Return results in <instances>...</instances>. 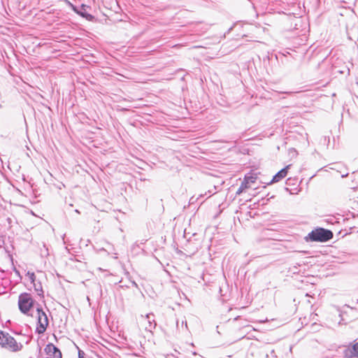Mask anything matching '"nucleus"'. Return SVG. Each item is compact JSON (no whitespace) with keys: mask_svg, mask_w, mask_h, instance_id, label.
Instances as JSON below:
<instances>
[{"mask_svg":"<svg viewBox=\"0 0 358 358\" xmlns=\"http://www.w3.org/2000/svg\"><path fill=\"white\" fill-rule=\"evenodd\" d=\"M34 287L35 291L37 292V294L40 296H43V291L42 288V285L40 282L34 283Z\"/></svg>","mask_w":358,"mask_h":358,"instance_id":"nucleus-11","label":"nucleus"},{"mask_svg":"<svg viewBox=\"0 0 358 358\" xmlns=\"http://www.w3.org/2000/svg\"><path fill=\"white\" fill-rule=\"evenodd\" d=\"M80 357H83V356L82 355V354H81V352H80V351H79V352H78V358H80Z\"/></svg>","mask_w":358,"mask_h":358,"instance_id":"nucleus-15","label":"nucleus"},{"mask_svg":"<svg viewBox=\"0 0 358 358\" xmlns=\"http://www.w3.org/2000/svg\"><path fill=\"white\" fill-rule=\"evenodd\" d=\"M27 275L29 276V279L31 280V282L34 284V283H36L35 282V280H36V276H35V274L34 273H29L28 272Z\"/></svg>","mask_w":358,"mask_h":358,"instance_id":"nucleus-13","label":"nucleus"},{"mask_svg":"<svg viewBox=\"0 0 358 358\" xmlns=\"http://www.w3.org/2000/svg\"><path fill=\"white\" fill-rule=\"evenodd\" d=\"M333 237V233L328 229H324L323 228H318L315 230H313L308 235V238L311 241H319V242H325Z\"/></svg>","mask_w":358,"mask_h":358,"instance_id":"nucleus-3","label":"nucleus"},{"mask_svg":"<svg viewBox=\"0 0 358 358\" xmlns=\"http://www.w3.org/2000/svg\"><path fill=\"white\" fill-rule=\"evenodd\" d=\"M307 302H308L309 304H311V303H312V302L310 301V300L309 299L307 300Z\"/></svg>","mask_w":358,"mask_h":358,"instance_id":"nucleus-17","label":"nucleus"},{"mask_svg":"<svg viewBox=\"0 0 358 358\" xmlns=\"http://www.w3.org/2000/svg\"><path fill=\"white\" fill-rule=\"evenodd\" d=\"M291 165H287L285 168L282 169L280 171H279L273 177L271 181L269 182V184H272L274 182H279L282 178H285L287 174V171L290 168Z\"/></svg>","mask_w":358,"mask_h":358,"instance_id":"nucleus-7","label":"nucleus"},{"mask_svg":"<svg viewBox=\"0 0 358 358\" xmlns=\"http://www.w3.org/2000/svg\"><path fill=\"white\" fill-rule=\"evenodd\" d=\"M251 186L248 185L247 182H245L244 180L241 182L240 187L236 191V194L239 195L241 194L244 190L246 189L250 188Z\"/></svg>","mask_w":358,"mask_h":358,"instance_id":"nucleus-10","label":"nucleus"},{"mask_svg":"<svg viewBox=\"0 0 358 358\" xmlns=\"http://www.w3.org/2000/svg\"><path fill=\"white\" fill-rule=\"evenodd\" d=\"M145 320H147L148 325L145 327V329L150 331H152L156 327L157 323L155 320V316L152 313H148L145 316Z\"/></svg>","mask_w":358,"mask_h":358,"instance_id":"nucleus-8","label":"nucleus"},{"mask_svg":"<svg viewBox=\"0 0 358 358\" xmlns=\"http://www.w3.org/2000/svg\"><path fill=\"white\" fill-rule=\"evenodd\" d=\"M306 296L308 297V298L311 297V296L309 294H308V293L306 294Z\"/></svg>","mask_w":358,"mask_h":358,"instance_id":"nucleus-16","label":"nucleus"},{"mask_svg":"<svg viewBox=\"0 0 358 358\" xmlns=\"http://www.w3.org/2000/svg\"><path fill=\"white\" fill-rule=\"evenodd\" d=\"M80 358H84L83 357H80Z\"/></svg>","mask_w":358,"mask_h":358,"instance_id":"nucleus-18","label":"nucleus"},{"mask_svg":"<svg viewBox=\"0 0 358 358\" xmlns=\"http://www.w3.org/2000/svg\"><path fill=\"white\" fill-rule=\"evenodd\" d=\"M45 351L47 354L53 356L54 358H62L60 350L52 343H49L45 346Z\"/></svg>","mask_w":358,"mask_h":358,"instance_id":"nucleus-6","label":"nucleus"},{"mask_svg":"<svg viewBox=\"0 0 358 358\" xmlns=\"http://www.w3.org/2000/svg\"><path fill=\"white\" fill-rule=\"evenodd\" d=\"M0 345L12 352H19L23 348V345L20 342H17L8 333L1 330H0Z\"/></svg>","mask_w":358,"mask_h":358,"instance_id":"nucleus-1","label":"nucleus"},{"mask_svg":"<svg viewBox=\"0 0 358 358\" xmlns=\"http://www.w3.org/2000/svg\"><path fill=\"white\" fill-rule=\"evenodd\" d=\"M343 355L345 358H358V342L345 349Z\"/></svg>","mask_w":358,"mask_h":358,"instance_id":"nucleus-5","label":"nucleus"},{"mask_svg":"<svg viewBox=\"0 0 358 358\" xmlns=\"http://www.w3.org/2000/svg\"><path fill=\"white\" fill-rule=\"evenodd\" d=\"M208 193H209V196H210L211 195L214 194H215V192H213V189H209L208 190Z\"/></svg>","mask_w":358,"mask_h":358,"instance_id":"nucleus-14","label":"nucleus"},{"mask_svg":"<svg viewBox=\"0 0 358 358\" xmlns=\"http://www.w3.org/2000/svg\"><path fill=\"white\" fill-rule=\"evenodd\" d=\"M257 180V176L252 173H248L244 177V181L247 182L248 185H250L252 183L255 182Z\"/></svg>","mask_w":358,"mask_h":358,"instance_id":"nucleus-9","label":"nucleus"},{"mask_svg":"<svg viewBox=\"0 0 358 358\" xmlns=\"http://www.w3.org/2000/svg\"><path fill=\"white\" fill-rule=\"evenodd\" d=\"M35 305V300L31 294L27 292H23L18 296V307L21 313L29 315V312Z\"/></svg>","mask_w":358,"mask_h":358,"instance_id":"nucleus-2","label":"nucleus"},{"mask_svg":"<svg viewBox=\"0 0 358 358\" xmlns=\"http://www.w3.org/2000/svg\"><path fill=\"white\" fill-rule=\"evenodd\" d=\"M36 311L37 326L36 329V332L38 333V334H42L45 331L47 327L48 326V318L46 313L43 310L41 305L37 304Z\"/></svg>","mask_w":358,"mask_h":358,"instance_id":"nucleus-4","label":"nucleus"},{"mask_svg":"<svg viewBox=\"0 0 358 358\" xmlns=\"http://www.w3.org/2000/svg\"><path fill=\"white\" fill-rule=\"evenodd\" d=\"M86 7L87 6L85 5H84V4H83L81 6L82 12H80V15L86 17V19L91 20V19L93 18V16L92 15H90V14L85 13Z\"/></svg>","mask_w":358,"mask_h":358,"instance_id":"nucleus-12","label":"nucleus"}]
</instances>
